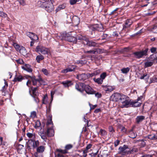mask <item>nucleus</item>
<instances>
[{"mask_svg": "<svg viewBox=\"0 0 157 157\" xmlns=\"http://www.w3.org/2000/svg\"><path fill=\"white\" fill-rule=\"evenodd\" d=\"M34 140L30 139L27 142H26L28 147L31 149V146H33V144Z\"/></svg>", "mask_w": 157, "mask_h": 157, "instance_id": "nucleus-29", "label": "nucleus"}, {"mask_svg": "<svg viewBox=\"0 0 157 157\" xmlns=\"http://www.w3.org/2000/svg\"><path fill=\"white\" fill-rule=\"evenodd\" d=\"M84 90L88 94H94V91L88 85H84Z\"/></svg>", "mask_w": 157, "mask_h": 157, "instance_id": "nucleus-12", "label": "nucleus"}, {"mask_svg": "<svg viewBox=\"0 0 157 157\" xmlns=\"http://www.w3.org/2000/svg\"><path fill=\"white\" fill-rule=\"evenodd\" d=\"M138 149L136 147H133L132 149H129V155L131 154H133L136 152H137Z\"/></svg>", "mask_w": 157, "mask_h": 157, "instance_id": "nucleus-24", "label": "nucleus"}, {"mask_svg": "<svg viewBox=\"0 0 157 157\" xmlns=\"http://www.w3.org/2000/svg\"><path fill=\"white\" fill-rule=\"evenodd\" d=\"M140 100V98H138L137 99L136 101H132L131 100H129V101H131V102H138V103H139V105H138V106H132V105L131 104H129V106H132V107H139V106H140V105L141 104V103H140L139 102H138V101H139V100Z\"/></svg>", "mask_w": 157, "mask_h": 157, "instance_id": "nucleus-41", "label": "nucleus"}, {"mask_svg": "<svg viewBox=\"0 0 157 157\" xmlns=\"http://www.w3.org/2000/svg\"><path fill=\"white\" fill-rule=\"evenodd\" d=\"M20 53L23 56H25L26 54V51L25 48L23 47H21L19 50Z\"/></svg>", "mask_w": 157, "mask_h": 157, "instance_id": "nucleus-25", "label": "nucleus"}, {"mask_svg": "<svg viewBox=\"0 0 157 157\" xmlns=\"http://www.w3.org/2000/svg\"><path fill=\"white\" fill-rule=\"evenodd\" d=\"M23 79L22 76L21 75H16L13 81L14 82H21Z\"/></svg>", "mask_w": 157, "mask_h": 157, "instance_id": "nucleus-23", "label": "nucleus"}, {"mask_svg": "<svg viewBox=\"0 0 157 157\" xmlns=\"http://www.w3.org/2000/svg\"><path fill=\"white\" fill-rule=\"evenodd\" d=\"M86 63L87 61L86 60H79L77 61L78 64H80L82 65L86 64Z\"/></svg>", "mask_w": 157, "mask_h": 157, "instance_id": "nucleus-38", "label": "nucleus"}, {"mask_svg": "<svg viewBox=\"0 0 157 157\" xmlns=\"http://www.w3.org/2000/svg\"><path fill=\"white\" fill-rule=\"evenodd\" d=\"M109 130L110 132H113L115 131V130L113 129V127L112 126H109Z\"/></svg>", "mask_w": 157, "mask_h": 157, "instance_id": "nucleus-60", "label": "nucleus"}, {"mask_svg": "<svg viewBox=\"0 0 157 157\" xmlns=\"http://www.w3.org/2000/svg\"><path fill=\"white\" fill-rule=\"evenodd\" d=\"M7 15L4 12L0 11V16L2 17H7Z\"/></svg>", "mask_w": 157, "mask_h": 157, "instance_id": "nucleus-46", "label": "nucleus"}, {"mask_svg": "<svg viewBox=\"0 0 157 157\" xmlns=\"http://www.w3.org/2000/svg\"><path fill=\"white\" fill-rule=\"evenodd\" d=\"M148 59L152 61L153 63H157V52L152 54L148 58Z\"/></svg>", "mask_w": 157, "mask_h": 157, "instance_id": "nucleus-13", "label": "nucleus"}, {"mask_svg": "<svg viewBox=\"0 0 157 157\" xmlns=\"http://www.w3.org/2000/svg\"><path fill=\"white\" fill-rule=\"evenodd\" d=\"M120 143V141L117 140L115 141L114 143V146L115 147H117V146Z\"/></svg>", "mask_w": 157, "mask_h": 157, "instance_id": "nucleus-63", "label": "nucleus"}, {"mask_svg": "<svg viewBox=\"0 0 157 157\" xmlns=\"http://www.w3.org/2000/svg\"><path fill=\"white\" fill-rule=\"evenodd\" d=\"M72 147V146L71 144H67L65 146V148L67 150H69Z\"/></svg>", "mask_w": 157, "mask_h": 157, "instance_id": "nucleus-55", "label": "nucleus"}, {"mask_svg": "<svg viewBox=\"0 0 157 157\" xmlns=\"http://www.w3.org/2000/svg\"><path fill=\"white\" fill-rule=\"evenodd\" d=\"M27 136L31 140H34L35 138V134L28 132L26 134Z\"/></svg>", "mask_w": 157, "mask_h": 157, "instance_id": "nucleus-28", "label": "nucleus"}, {"mask_svg": "<svg viewBox=\"0 0 157 157\" xmlns=\"http://www.w3.org/2000/svg\"><path fill=\"white\" fill-rule=\"evenodd\" d=\"M42 71L45 75H49V72L45 68H43L42 69Z\"/></svg>", "mask_w": 157, "mask_h": 157, "instance_id": "nucleus-40", "label": "nucleus"}, {"mask_svg": "<svg viewBox=\"0 0 157 157\" xmlns=\"http://www.w3.org/2000/svg\"><path fill=\"white\" fill-rule=\"evenodd\" d=\"M100 73V71L99 70H96V71H94V72L93 73H92L90 75V76H93L94 75H99V74Z\"/></svg>", "mask_w": 157, "mask_h": 157, "instance_id": "nucleus-44", "label": "nucleus"}, {"mask_svg": "<svg viewBox=\"0 0 157 157\" xmlns=\"http://www.w3.org/2000/svg\"><path fill=\"white\" fill-rule=\"evenodd\" d=\"M129 149L128 146L125 145L120 146L118 148V154L123 156L125 155L127 157H129ZM134 157L133 155L132 157Z\"/></svg>", "mask_w": 157, "mask_h": 157, "instance_id": "nucleus-2", "label": "nucleus"}, {"mask_svg": "<svg viewBox=\"0 0 157 157\" xmlns=\"http://www.w3.org/2000/svg\"><path fill=\"white\" fill-rule=\"evenodd\" d=\"M13 46L17 50H19L21 48L19 45L17 43H14L13 44Z\"/></svg>", "mask_w": 157, "mask_h": 157, "instance_id": "nucleus-47", "label": "nucleus"}, {"mask_svg": "<svg viewBox=\"0 0 157 157\" xmlns=\"http://www.w3.org/2000/svg\"><path fill=\"white\" fill-rule=\"evenodd\" d=\"M148 50V48H146L145 49L141 51L135 52L133 54L135 58L140 59L143 58L144 56H147V55Z\"/></svg>", "mask_w": 157, "mask_h": 157, "instance_id": "nucleus-3", "label": "nucleus"}, {"mask_svg": "<svg viewBox=\"0 0 157 157\" xmlns=\"http://www.w3.org/2000/svg\"><path fill=\"white\" fill-rule=\"evenodd\" d=\"M106 76V74L105 72L103 73L101 75L100 77L103 80L104 79Z\"/></svg>", "mask_w": 157, "mask_h": 157, "instance_id": "nucleus-53", "label": "nucleus"}, {"mask_svg": "<svg viewBox=\"0 0 157 157\" xmlns=\"http://www.w3.org/2000/svg\"><path fill=\"white\" fill-rule=\"evenodd\" d=\"M77 78L80 80L84 81L88 78L87 75L85 73L80 74L77 75Z\"/></svg>", "mask_w": 157, "mask_h": 157, "instance_id": "nucleus-14", "label": "nucleus"}, {"mask_svg": "<svg viewBox=\"0 0 157 157\" xmlns=\"http://www.w3.org/2000/svg\"><path fill=\"white\" fill-rule=\"evenodd\" d=\"M84 44L90 47H98V46L97 43L92 40H89L88 38L86 39Z\"/></svg>", "mask_w": 157, "mask_h": 157, "instance_id": "nucleus-10", "label": "nucleus"}, {"mask_svg": "<svg viewBox=\"0 0 157 157\" xmlns=\"http://www.w3.org/2000/svg\"><path fill=\"white\" fill-rule=\"evenodd\" d=\"M76 68V67L73 65H70L69 67L66 69L63 70L61 71L62 73L66 74L68 72L74 71Z\"/></svg>", "mask_w": 157, "mask_h": 157, "instance_id": "nucleus-11", "label": "nucleus"}, {"mask_svg": "<svg viewBox=\"0 0 157 157\" xmlns=\"http://www.w3.org/2000/svg\"><path fill=\"white\" fill-rule=\"evenodd\" d=\"M37 87H34L33 90V96H37L38 94V92L37 91Z\"/></svg>", "mask_w": 157, "mask_h": 157, "instance_id": "nucleus-35", "label": "nucleus"}, {"mask_svg": "<svg viewBox=\"0 0 157 157\" xmlns=\"http://www.w3.org/2000/svg\"><path fill=\"white\" fill-rule=\"evenodd\" d=\"M152 31L154 33H157V25H154L153 27Z\"/></svg>", "mask_w": 157, "mask_h": 157, "instance_id": "nucleus-49", "label": "nucleus"}, {"mask_svg": "<svg viewBox=\"0 0 157 157\" xmlns=\"http://www.w3.org/2000/svg\"><path fill=\"white\" fill-rule=\"evenodd\" d=\"M76 39L77 40H78L82 41V43L84 44L85 43V40H86V39H87V38L82 35H80L78 36Z\"/></svg>", "mask_w": 157, "mask_h": 157, "instance_id": "nucleus-21", "label": "nucleus"}, {"mask_svg": "<svg viewBox=\"0 0 157 157\" xmlns=\"http://www.w3.org/2000/svg\"><path fill=\"white\" fill-rule=\"evenodd\" d=\"M63 36L62 35L60 36H57V38L58 39H60L61 40H67L70 42L74 41V40L75 39V37H73L72 36H71V34L65 33L63 34Z\"/></svg>", "mask_w": 157, "mask_h": 157, "instance_id": "nucleus-6", "label": "nucleus"}, {"mask_svg": "<svg viewBox=\"0 0 157 157\" xmlns=\"http://www.w3.org/2000/svg\"><path fill=\"white\" fill-rule=\"evenodd\" d=\"M62 84L64 86L66 87H68L73 84L71 81L68 80L63 82Z\"/></svg>", "mask_w": 157, "mask_h": 157, "instance_id": "nucleus-19", "label": "nucleus"}, {"mask_svg": "<svg viewBox=\"0 0 157 157\" xmlns=\"http://www.w3.org/2000/svg\"><path fill=\"white\" fill-rule=\"evenodd\" d=\"M30 116L33 117L34 118L36 117V113L35 111H33L31 113Z\"/></svg>", "mask_w": 157, "mask_h": 157, "instance_id": "nucleus-51", "label": "nucleus"}, {"mask_svg": "<svg viewBox=\"0 0 157 157\" xmlns=\"http://www.w3.org/2000/svg\"><path fill=\"white\" fill-rule=\"evenodd\" d=\"M39 135L41 136V138L44 141H46V140H47V132L46 133H44V132H40V133Z\"/></svg>", "mask_w": 157, "mask_h": 157, "instance_id": "nucleus-27", "label": "nucleus"}, {"mask_svg": "<svg viewBox=\"0 0 157 157\" xmlns=\"http://www.w3.org/2000/svg\"><path fill=\"white\" fill-rule=\"evenodd\" d=\"M90 29L93 31L97 30L101 32L103 30V26L101 24H94L91 26Z\"/></svg>", "mask_w": 157, "mask_h": 157, "instance_id": "nucleus-8", "label": "nucleus"}, {"mask_svg": "<svg viewBox=\"0 0 157 157\" xmlns=\"http://www.w3.org/2000/svg\"><path fill=\"white\" fill-rule=\"evenodd\" d=\"M138 77L139 78L141 79L144 78L145 81L146 82H147L149 78V76L147 74L145 75L144 74L142 76L140 77H139V76H138Z\"/></svg>", "mask_w": 157, "mask_h": 157, "instance_id": "nucleus-26", "label": "nucleus"}, {"mask_svg": "<svg viewBox=\"0 0 157 157\" xmlns=\"http://www.w3.org/2000/svg\"><path fill=\"white\" fill-rule=\"evenodd\" d=\"M86 52L88 53H93L94 54H96V53L95 52V49L94 50H90L87 51Z\"/></svg>", "mask_w": 157, "mask_h": 157, "instance_id": "nucleus-59", "label": "nucleus"}, {"mask_svg": "<svg viewBox=\"0 0 157 157\" xmlns=\"http://www.w3.org/2000/svg\"><path fill=\"white\" fill-rule=\"evenodd\" d=\"M130 136L129 137L132 138H134L137 136V134L136 133L133 132H130Z\"/></svg>", "mask_w": 157, "mask_h": 157, "instance_id": "nucleus-39", "label": "nucleus"}, {"mask_svg": "<svg viewBox=\"0 0 157 157\" xmlns=\"http://www.w3.org/2000/svg\"><path fill=\"white\" fill-rule=\"evenodd\" d=\"M36 52L40 53L42 54H48L49 52V49L40 45L36 46L35 49Z\"/></svg>", "mask_w": 157, "mask_h": 157, "instance_id": "nucleus-5", "label": "nucleus"}, {"mask_svg": "<svg viewBox=\"0 0 157 157\" xmlns=\"http://www.w3.org/2000/svg\"><path fill=\"white\" fill-rule=\"evenodd\" d=\"M31 81L32 82L33 85L34 86L37 85V83H38V86L41 85L43 82V80L40 77H39L38 78H36L35 76H33V77H32Z\"/></svg>", "mask_w": 157, "mask_h": 157, "instance_id": "nucleus-7", "label": "nucleus"}, {"mask_svg": "<svg viewBox=\"0 0 157 157\" xmlns=\"http://www.w3.org/2000/svg\"><path fill=\"white\" fill-rule=\"evenodd\" d=\"M111 100L114 101H119L122 103L121 108H127L131 104L133 106H136L139 105V103L137 102H131L129 101V98L123 94L116 93L112 94L110 97Z\"/></svg>", "mask_w": 157, "mask_h": 157, "instance_id": "nucleus-1", "label": "nucleus"}, {"mask_svg": "<svg viewBox=\"0 0 157 157\" xmlns=\"http://www.w3.org/2000/svg\"><path fill=\"white\" fill-rule=\"evenodd\" d=\"M79 1V0H70V3L71 5H73Z\"/></svg>", "mask_w": 157, "mask_h": 157, "instance_id": "nucleus-48", "label": "nucleus"}, {"mask_svg": "<svg viewBox=\"0 0 157 157\" xmlns=\"http://www.w3.org/2000/svg\"><path fill=\"white\" fill-rule=\"evenodd\" d=\"M47 135L48 136H52L54 135V131L52 126L50 128H48L47 131Z\"/></svg>", "mask_w": 157, "mask_h": 157, "instance_id": "nucleus-15", "label": "nucleus"}, {"mask_svg": "<svg viewBox=\"0 0 157 157\" xmlns=\"http://www.w3.org/2000/svg\"><path fill=\"white\" fill-rule=\"evenodd\" d=\"M103 50L100 48H97L95 49V52L96 54L102 53L103 52Z\"/></svg>", "mask_w": 157, "mask_h": 157, "instance_id": "nucleus-42", "label": "nucleus"}, {"mask_svg": "<svg viewBox=\"0 0 157 157\" xmlns=\"http://www.w3.org/2000/svg\"><path fill=\"white\" fill-rule=\"evenodd\" d=\"M49 118L47 122V125L48 126H49L50 125H52L53 124V122L52 121V116L50 115V116H49Z\"/></svg>", "mask_w": 157, "mask_h": 157, "instance_id": "nucleus-32", "label": "nucleus"}, {"mask_svg": "<svg viewBox=\"0 0 157 157\" xmlns=\"http://www.w3.org/2000/svg\"><path fill=\"white\" fill-rule=\"evenodd\" d=\"M22 68L29 72H31L33 71L32 69L30 67V65L29 64H25L24 66L22 67Z\"/></svg>", "mask_w": 157, "mask_h": 157, "instance_id": "nucleus-18", "label": "nucleus"}, {"mask_svg": "<svg viewBox=\"0 0 157 157\" xmlns=\"http://www.w3.org/2000/svg\"><path fill=\"white\" fill-rule=\"evenodd\" d=\"M89 105L90 106V109H93L96 107L97 106V105H93L91 104L90 103H89Z\"/></svg>", "mask_w": 157, "mask_h": 157, "instance_id": "nucleus-50", "label": "nucleus"}, {"mask_svg": "<svg viewBox=\"0 0 157 157\" xmlns=\"http://www.w3.org/2000/svg\"><path fill=\"white\" fill-rule=\"evenodd\" d=\"M129 70L130 68L128 67L123 68L121 70L122 73L124 74H126L128 73L129 71Z\"/></svg>", "mask_w": 157, "mask_h": 157, "instance_id": "nucleus-31", "label": "nucleus"}, {"mask_svg": "<svg viewBox=\"0 0 157 157\" xmlns=\"http://www.w3.org/2000/svg\"><path fill=\"white\" fill-rule=\"evenodd\" d=\"M44 59V57L42 55L37 56L36 59L37 62L38 63H40V61L43 60Z\"/></svg>", "mask_w": 157, "mask_h": 157, "instance_id": "nucleus-30", "label": "nucleus"}, {"mask_svg": "<svg viewBox=\"0 0 157 157\" xmlns=\"http://www.w3.org/2000/svg\"><path fill=\"white\" fill-rule=\"evenodd\" d=\"M127 24H128L129 25H131L132 23V21L130 19H128L126 21Z\"/></svg>", "mask_w": 157, "mask_h": 157, "instance_id": "nucleus-54", "label": "nucleus"}, {"mask_svg": "<svg viewBox=\"0 0 157 157\" xmlns=\"http://www.w3.org/2000/svg\"><path fill=\"white\" fill-rule=\"evenodd\" d=\"M45 147L43 146H40L38 147L36 149V151L39 153H42L44 150Z\"/></svg>", "mask_w": 157, "mask_h": 157, "instance_id": "nucleus-22", "label": "nucleus"}, {"mask_svg": "<svg viewBox=\"0 0 157 157\" xmlns=\"http://www.w3.org/2000/svg\"><path fill=\"white\" fill-rule=\"evenodd\" d=\"M153 64V62L149 60L148 58L147 61L144 62V67L145 68H147L148 67H151L152 65Z\"/></svg>", "mask_w": 157, "mask_h": 157, "instance_id": "nucleus-20", "label": "nucleus"}, {"mask_svg": "<svg viewBox=\"0 0 157 157\" xmlns=\"http://www.w3.org/2000/svg\"><path fill=\"white\" fill-rule=\"evenodd\" d=\"M31 80H28L26 82V85L28 87H29L31 84Z\"/></svg>", "mask_w": 157, "mask_h": 157, "instance_id": "nucleus-64", "label": "nucleus"}, {"mask_svg": "<svg viewBox=\"0 0 157 157\" xmlns=\"http://www.w3.org/2000/svg\"><path fill=\"white\" fill-rule=\"evenodd\" d=\"M100 132L101 135L102 136H104L106 134V132L104 130L101 129L100 130Z\"/></svg>", "mask_w": 157, "mask_h": 157, "instance_id": "nucleus-52", "label": "nucleus"}, {"mask_svg": "<svg viewBox=\"0 0 157 157\" xmlns=\"http://www.w3.org/2000/svg\"><path fill=\"white\" fill-rule=\"evenodd\" d=\"M39 145V142L38 140L33 141V148H35L38 146Z\"/></svg>", "mask_w": 157, "mask_h": 157, "instance_id": "nucleus-36", "label": "nucleus"}, {"mask_svg": "<svg viewBox=\"0 0 157 157\" xmlns=\"http://www.w3.org/2000/svg\"><path fill=\"white\" fill-rule=\"evenodd\" d=\"M150 82L149 83L157 82V76H154L150 78Z\"/></svg>", "mask_w": 157, "mask_h": 157, "instance_id": "nucleus-34", "label": "nucleus"}, {"mask_svg": "<svg viewBox=\"0 0 157 157\" xmlns=\"http://www.w3.org/2000/svg\"><path fill=\"white\" fill-rule=\"evenodd\" d=\"M43 7L45 8V10L48 12H52L54 9V6L51 0H48L42 3Z\"/></svg>", "mask_w": 157, "mask_h": 157, "instance_id": "nucleus-4", "label": "nucleus"}, {"mask_svg": "<svg viewBox=\"0 0 157 157\" xmlns=\"http://www.w3.org/2000/svg\"><path fill=\"white\" fill-rule=\"evenodd\" d=\"M145 119V117L143 116H137L136 118V123L137 124H140Z\"/></svg>", "mask_w": 157, "mask_h": 157, "instance_id": "nucleus-16", "label": "nucleus"}, {"mask_svg": "<svg viewBox=\"0 0 157 157\" xmlns=\"http://www.w3.org/2000/svg\"><path fill=\"white\" fill-rule=\"evenodd\" d=\"M65 5L64 4H63L59 6L56 9V11L57 12L58 11L65 8Z\"/></svg>", "mask_w": 157, "mask_h": 157, "instance_id": "nucleus-33", "label": "nucleus"}, {"mask_svg": "<svg viewBox=\"0 0 157 157\" xmlns=\"http://www.w3.org/2000/svg\"><path fill=\"white\" fill-rule=\"evenodd\" d=\"M147 138L151 140H155V135H149L147 136Z\"/></svg>", "mask_w": 157, "mask_h": 157, "instance_id": "nucleus-43", "label": "nucleus"}, {"mask_svg": "<svg viewBox=\"0 0 157 157\" xmlns=\"http://www.w3.org/2000/svg\"><path fill=\"white\" fill-rule=\"evenodd\" d=\"M157 50V48L155 47H152L151 48L150 51L151 53H154Z\"/></svg>", "mask_w": 157, "mask_h": 157, "instance_id": "nucleus-57", "label": "nucleus"}, {"mask_svg": "<svg viewBox=\"0 0 157 157\" xmlns=\"http://www.w3.org/2000/svg\"><path fill=\"white\" fill-rule=\"evenodd\" d=\"M33 39L32 40H34L35 41L36 40H38V38L37 36L35 34H34L33 36Z\"/></svg>", "mask_w": 157, "mask_h": 157, "instance_id": "nucleus-56", "label": "nucleus"}, {"mask_svg": "<svg viewBox=\"0 0 157 157\" xmlns=\"http://www.w3.org/2000/svg\"><path fill=\"white\" fill-rule=\"evenodd\" d=\"M72 22L75 26L78 25L80 23V19L77 16H74L73 17Z\"/></svg>", "mask_w": 157, "mask_h": 157, "instance_id": "nucleus-17", "label": "nucleus"}, {"mask_svg": "<svg viewBox=\"0 0 157 157\" xmlns=\"http://www.w3.org/2000/svg\"><path fill=\"white\" fill-rule=\"evenodd\" d=\"M84 83L79 82L76 83L75 87L77 90L82 92L84 90Z\"/></svg>", "mask_w": 157, "mask_h": 157, "instance_id": "nucleus-9", "label": "nucleus"}, {"mask_svg": "<svg viewBox=\"0 0 157 157\" xmlns=\"http://www.w3.org/2000/svg\"><path fill=\"white\" fill-rule=\"evenodd\" d=\"M20 4L23 6H24L25 4L24 0H18Z\"/></svg>", "mask_w": 157, "mask_h": 157, "instance_id": "nucleus-61", "label": "nucleus"}, {"mask_svg": "<svg viewBox=\"0 0 157 157\" xmlns=\"http://www.w3.org/2000/svg\"><path fill=\"white\" fill-rule=\"evenodd\" d=\"M94 81L98 84H101L103 81V80L101 78H98L97 79L94 78Z\"/></svg>", "mask_w": 157, "mask_h": 157, "instance_id": "nucleus-37", "label": "nucleus"}, {"mask_svg": "<svg viewBox=\"0 0 157 157\" xmlns=\"http://www.w3.org/2000/svg\"><path fill=\"white\" fill-rule=\"evenodd\" d=\"M34 33H33L28 32L27 33V35L29 37H30L31 40L33 39V37L34 35Z\"/></svg>", "mask_w": 157, "mask_h": 157, "instance_id": "nucleus-45", "label": "nucleus"}, {"mask_svg": "<svg viewBox=\"0 0 157 157\" xmlns=\"http://www.w3.org/2000/svg\"><path fill=\"white\" fill-rule=\"evenodd\" d=\"M36 96H33V97L34 98V99L36 102L37 103H38L39 102V101L38 98L36 97Z\"/></svg>", "mask_w": 157, "mask_h": 157, "instance_id": "nucleus-58", "label": "nucleus"}, {"mask_svg": "<svg viewBox=\"0 0 157 157\" xmlns=\"http://www.w3.org/2000/svg\"><path fill=\"white\" fill-rule=\"evenodd\" d=\"M95 97L98 98H101V94L99 93L98 92L95 93Z\"/></svg>", "mask_w": 157, "mask_h": 157, "instance_id": "nucleus-62", "label": "nucleus"}]
</instances>
